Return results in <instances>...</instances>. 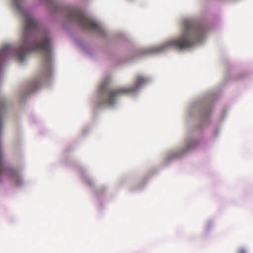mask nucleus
<instances>
[{"label":"nucleus","mask_w":253,"mask_h":253,"mask_svg":"<svg viewBox=\"0 0 253 253\" xmlns=\"http://www.w3.org/2000/svg\"><path fill=\"white\" fill-rule=\"evenodd\" d=\"M204 29L192 22H185L182 35L166 43V48L171 46L179 50H185L192 47L203 37Z\"/></svg>","instance_id":"obj_2"},{"label":"nucleus","mask_w":253,"mask_h":253,"mask_svg":"<svg viewBox=\"0 0 253 253\" xmlns=\"http://www.w3.org/2000/svg\"><path fill=\"white\" fill-rule=\"evenodd\" d=\"M238 253H246V252L244 249H241L239 250Z\"/></svg>","instance_id":"obj_8"},{"label":"nucleus","mask_w":253,"mask_h":253,"mask_svg":"<svg viewBox=\"0 0 253 253\" xmlns=\"http://www.w3.org/2000/svg\"><path fill=\"white\" fill-rule=\"evenodd\" d=\"M8 172L10 176L16 175V172L15 170L9 169H8Z\"/></svg>","instance_id":"obj_6"},{"label":"nucleus","mask_w":253,"mask_h":253,"mask_svg":"<svg viewBox=\"0 0 253 253\" xmlns=\"http://www.w3.org/2000/svg\"><path fill=\"white\" fill-rule=\"evenodd\" d=\"M148 82V79L141 75L135 76L133 85L132 86L120 87L112 89V106L113 104V99L117 96L128 94L134 93L141 85Z\"/></svg>","instance_id":"obj_4"},{"label":"nucleus","mask_w":253,"mask_h":253,"mask_svg":"<svg viewBox=\"0 0 253 253\" xmlns=\"http://www.w3.org/2000/svg\"><path fill=\"white\" fill-rule=\"evenodd\" d=\"M47 1H48L49 2H52L53 0H46Z\"/></svg>","instance_id":"obj_9"},{"label":"nucleus","mask_w":253,"mask_h":253,"mask_svg":"<svg viewBox=\"0 0 253 253\" xmlns=\"http://www.w3.org/2000/svg\"><path fill=\"white\" fill-rule=\"evenodd\" d=\"M15 6L18 7L19 6V2L20 0H13Z\"/></svg>","instance_id":"obj_7"},{"label":"nucleus","mask_w":253,"mask_h":253,"mask_svg":"<svg viewBox=\"0 0 253 253\" xmlns=\"http://www.w3.org/2000/svg\"><path fill=\"white\" fill-rule=\"evenodd\" d=\"M99 92L101 97L103 98V103L110 104L111 103V90L109 79L102 81L99 88Z\"/></svg>","instance_id":"obj_5"},{"label":"nucleus","mask_w":253,"mask_h":253,"mask_svg":"<svg viewBox=\"0 0 253 253\" xmlns=\"http://www.w3.org/2000/svg\"><path fill=\"white\" fill-rule=\"evenodd\" d=\"M24 27L21 45L16 49L17 59L21 62L28 53L41 52L43 55V69L42 76L48 78L51 73V52L50 39L46 36L38 41L40 27L38 21L29 12L23 13Z\"/></svg>","instance_id":"obj_1"},{"label":"nucleus","mask_w":253,"mask_h":253,"mask_svg":"<svg viewBox=\"0 0 253 253\" xmlns=\"http://www.w3.org/2000/svg\"><path fill=\"white\" fill-rule=\"evenodd\" d=\"M66 14L70 20L76 23L83 29L92 30L102 35L105 33L100 25L88 17L83 10L79 8L68 7L66 9Z\"/></svg>","instance_id":"obj_3"}]
</instances>
